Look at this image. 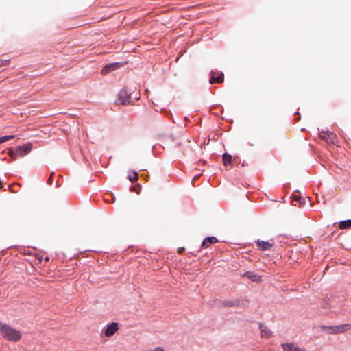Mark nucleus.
<instances>
[{"label":"nucleus","mask_w":351,"mask_h":351,"mask_svg":"<svg viewBox=\"0 0 351 351\" xmlns=\"http://www.w3.org/2000/svg\"><path fill=\"white\" fill-rule=\"evenodd\" d=\"M119 330V324L117 322H112L108 325L104 330V333L106 337H111L114 335Z\"/></svg>","instance_id":"39448f33"},{"label":"nucleus","mask_w":351,"mask_h":351,"mask_svg":"<svg viewBox=\"0 0 351 351\" xmlns=\"http://www.w3.org/2000/svg\"><path fill=\"white\" fill-rule=\"evenodd\" d=\"M256 243L258 249L259 250H262V251L270 250L274 245L273 243H270L269 241H261L259 239H258L256 241Z\"/></svg>","instance_id":"6e6552de"},{"label":"nucleus","mask_w":351,"mask_h":351,"mask_svg":"<svg viewBox=\"0 0 351 351\" xmlns=\"http://www.w3.org/2000/svg\"><path fill=\"white\" fill-rule=\"evenodd\" d=\"M152 351H164V349L162 347H157L154 350H151Z\"/></svg>","instance_id":"4be33fe9"},{"label":"nucleus","mask_w":351,"mask_h":351,"mask_svg":"<svg viewBox=\"0 0 351 351\" xmlns=\"http://www.w3.org/2000/svg\"><path fill=\"white\" fill-rule=\"evenodd\" d=\"M232 161V157L230 154L225 153L223 155V164L224 166L231 165Z\"/></svg>","instance_id":"4468645a"},{"label":"nucleus","mask_w":351,"mask_h":351,"mask_svg":"<svg viewBox=\"0 0 351 351\" xmlns=\"http://www.w3.org/2000/svg\"><path fill=\"white\" fill-rule=\"evenodd\" d=\"M132 190H136V188L134 186H133L132 188L130 189V191H132Z\"/></svg>","instance_id":"5701e85b"},{"label":"nucleus","mask_w":351,"mask_h":351,"mask_svg":"<svg viewBox=\"0 0 351 351\" xmlns=\"http://www.w3.org/2000/svg\"><path fill=\"white\" fill-rule=\"evenodd\" d=\"M128 179L130 182H134L137 181L138 180V173L135 171L132 173V174H130L128 176Z\"/></svg>","instance_id":"6ab92c4d"},{"label":"nucleus","mask_w":351,"mask_h":351,"mask_svg":"<svg viewBox=\"0 0 351 351\" xmlns=\"http://www.w3.org/2000/svg\"><path fill=\"white\" fill-rule=\"evenodd\" d=\"M325 330L330 334H339L351 330V324H345L334 326H325Z\"/></svg>","instance_id":"f03ea898"},{"label":"nucleus","mask_w":351,"mask_h":351,"mask_svg":"<svg viewBox=\"0 0 351 351\" xmlns=\"http://www.w3.org/2000/svg\"><path fill=\"white\" fill-rule=\"evenodd\" d=\"M31 149L32 145L30 144H27L23 146L18 147L16 149L18 157H23L25 154L30 152Z\"/></svg>","instance_id":"1a4fd4ad"},{"label":"nucleus","mask_w":351,"mask_h":351,"mask_svg":"<svg viewBox=\"0 0 351 351\" xmlns=\"http://www.w3.org/2000/svg\"><path fill=\"white\" fill-rule=\"evenodd\" d=\"M321 139L326 141L328 145H335L337 138L335 133L330 131H321L319 134Z\"/></svg>","instance_id":"7ed1b4c3"},{"label":"nucleus","mask_w":351,"mask_h":351,"mask_svg":"<svg viewBox=\"0 0 351 351\" xmlns=\"http://www.w3.org/2000/svg\"><path fill=\"white\" fill-rule=\"evenodd\" d=\"M223 305L228 307L238 306L239 305V301L238 300H226L223 302Z\"/></svg>","instance_id":"2eb2a0df"},{"label":"nucleus","mask_w":351,"mask_h":351,"mask_svg":"<svg viewBox=\"0 0 351 351\" xmlns=\"http://www.w3.org/2000/svg\"><path fill=\"white\" fill-rule=\"evenodd\" d=\"M10 60H0V67L3 66H8L10 64Z\"/></svg>","instance_id":"aec40b11"},{"label":"nucleus","mask_w":351,"mask_h":351,"mask_svg":"<svg viewBox=\"0 0 351 351\" xmlns=\"http://www.w3.org/2000/svg\"><path fill=\"white\" fill-rule=\"evenodd\" d=\"M184 250H185L184 247H179L178 249V253L181 254L184 252Z\"/></svg>","instance_id":"412c9836"},{"label":"nucleus","mask_w":351,"mask_h":351,"mask_svg":"<svg viewBox=\"0 0 351 351\" xmlns=\"http://www.w3.org/2000/svg\"><path fill=\"white\" fill-rule=\"evenodd\" d=\"M259 328L261 330V337L264 338H270L272 335V332L263 324H259Z\"/></svg>","instance_id":"9d476101"},{"label":"nucleus","mask_w":351,"mask_h":351,"mask_svg":"<svg viewBox=\"0 0 351 351\" xmlns=\"http://www.w3.org/2000/svg\"><path fill=\"white\" fill-rule=\"evenodd\" d=\"M121 66L119 62H114L106 64L101 70V74L106 75L109 72L119 69Z\"/></svg>","instance_id":"0eeeda50"},{"label":"nucleus","mask_w":351,"mask_h":351,"mask_svg":"<svg viewBox=\"0 0 351 351\" xmlns=\"http://www.w3.org/2000/svg\"><path fill=\"white\" fill-rule=\"evenodd\" d=\"M2 187V183L0 181V189Z\"/></svg>","instance_id":"b1692460"},{"label":"nucleus","mask_w":351,"mask_h":351,"mask_svg":"<svg viewBox=\"0 0 351 351\" xmlns=\"http://www.w3.org/2000/svg\"><path fill=\"white\" fill-rule=\"evenodd\" d=\"M243 276L247 278L248 279L251 280L253 282H260L261 280L260 276L250 271L245 273L243 274Z\"/></svg>","instance_id":"f8f14e48"},{"label":"nucleus","mask_w":351,"mask_h":351,"mask_svg":"<svg viewBox=\"0 0 351 351\" xmlns=\"http://www.w3.org/2000/svg\"><path fill=\"white\" fill-rule=\"evenodd\" d=\"M218 241L217 239L215 237H207L206 238L202 243V247L203 248H207L210 245L213 244V243H215Z\"/></svg>","instance_id":"9b49d317"},{"label":"nucleus","mask_w":351,"mask_h":351,"mask_svg":"<svg viewBox=\"0 0 351 351\" xmlns=\"http://www.w3.org/2000/svg\"><path fill=\"white\" fill-rule=\"evenodd\" d=\"M0 335L9 341L16 342L22 338L19 330L0 321Z\"/></svg>","instance_id":"f257e3e1"},{"label":"nucleus","mask_w":351,"mask_h":351,"mask_svg":"<svg viewBox=\"0 0 351 351\" xmlns=\"http://www.w3.org/2000/svg\"><path fill=\"white\" fill-rule=\"evenodd\" d=\"M284 351H306L304 348H300L294 343H285L282 344Z\"/></svg>","instance_id":"423d86ee"},{"label":"nucleus","mask_w":351,"mask_h":351,"mask_svg":"<svg viewBox=\"0 0 351 351\" xmlns=\"http://www.w3.org/2000/svg\"><path fill=\"white\" fill-rule=\"evenodd\" d=\"M8 154L13 160H16L18 158V154L16 153V150H13L12 149L10 148L8 149Z\"/></svg>","instance_id":"f3484780"},{"label":"nucleus","mask_w":351,"mask_h":351,"mask_svg":"<svg viewBox=\"0 0 351 351\" xmlns=\"http://www.w3.org/2000/svg\"><path fill=\"white\" fill-rule=\"evenodd\" d=\"M339 227L341 229H346L351 227V220H346L339 222Z\"/></svg>","instance_id":"dca6fc26"},{"label":"nucleus","mask_w":351,"mask_h":351,"mask_svg":"<svg viewBox=\"0 0 351 351\" xmlns=\"http://www.w3.org/2000/svg\"><path fill=\"white\" fill-rule=\"evenodd\" d=\"M117 101L123 105L129 104L131 102L130 93L125 88H123L119 93Z\"/></svg>","instance_id":"20e7f679"},{"label":"nucleus","mask_w":351,"mask_h":351,"mask_svg":"<svg viewBox=\"0 0 351 351\" xmlns=\"http://www.w3.org/2000/svg\"><path fill=\"white\" fill-rule=\"evenodd\" d=\"M14 135H8V136H1L0 137V144L7 141H9V140H12L13 138H14Z\"/></svg>","instance_id":"a211bd4d"},{"label":"nucleus","mask_w":351,"mask_h":351,"mask_svg":"<svg viewBox=\"0 0 351 351\" xmlns=\"http://www.w3.org/2000/svg\"><path fill=\"white\" fill-rule=\"evenodd\" d=\"M51 178H49L48 182H51Z\"/></svg>","instance_id":"393cba45"},{"label":"nucleus","mask_w":351,"mask_h":351,"mask_svg":"<svg viewBox=\"0 0 351 351\" xmlns=\"http://www.w3.org/2000/svg\"><path fill=\"white\" fill-rule=\"evenodd\" d=\"M211 74H212V76H211V78L210 79V84H214V83L221 84L223 82V74L222 73L219 74L217 77H215L213 75L214 73H212Z\"/></svg>","instance_id":"ddd939ff"}]
</instances>
